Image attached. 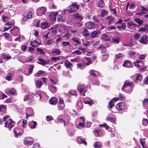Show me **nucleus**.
<instances>
[{
	"mask_svg": "<svg viewBox=\"0 0 148 148\" xmlns=\"http://www.w3.org/2000/svg\"><path fill=\"white\" fill-rule=\"evenodd\" d=\"M5 127H7L9 130H10L12 127L14 126L15 123L14 121H12L11 119L7 120L5 121L4 123Z\"/></svg>",
	"mask_w": 148,
	"mask_h": 148,
	"instance_id": "nucleus-1",
	"label": "nucleus"
},
{
	"mask_svg": "<svg viewBox=\"0 0 148 148\" xmlns=\"http://www.w3.org/2000/svg\"><path fill=\"white\" fill-rule=\"evenodd\" d=\"M47 11V9L45 7H42L38 8L37 11L36 13L38 16H41L44 14Z\"/></svg>",
	"mask_w": 148,
	"mask_h": 148,
	"instance_id": "nucleus-2",
	"label": "nucleus"
},
{
	"mask_svg": "<svg viewBox=\"0 0 148 148\" xmlns=\"http://www.w3.org/2000/svg\"><path fill=\"white\" fill-rule=\"evenodd\" d=\"M139 42L142 44H146L147 42H148V36L146 35L142 36L140 38Z\"/></svg>",
	"mask_w": 148,
	"mask_h": 148,
	"instance_id": "nucleus-3",
	"label": "nucleus"
},
{
	"mask_svg": "<svg viewBox=\"0 0 148 148\" xmlns=\"http://www.w3.org/2000/svg\"><path fill=\"white\" fill-rule=\"evenodd\" d=\"M86 27L89 29H92L95 28L96 26V24L93 22H88L86 24Z\"/></svg>",
	"mask_w": 148,
	"mask_h": 148,
	"instance_id": "nucleus-4",
	"label": "nucleus"
},
{
	"mask_svg": "<svg viewBox=\"0 0 148 148\" xmlns=\"http://www.w3.org/2000/svg\"><path fill=\"white\" fill-rule=\"evenodd\" d=\"M88 32V30L86 28H85L83 29H80L79 33L82 34L83 36L86 37L90 35V34Z\"/></svg>",
	"mask_w": 148,
	"mask_h": 148,
	"instance_id": "nucleus-5",
	"label": "nucleus"
},
{
	"mask_svg": "<svg viewBox=\"0 0 148 148\" xmlns=\"http://www.w3.org/2000/svg\"><path fill=\"white\" fill-rule=\"evenodd\" d=\"M132 83L131 82H125L122 88V90L124 91V90L127 89V88L128 87H132Z\"/></svg>",
	"mask_w": 148,
	"mask_h": 148,
	"instance_id": "nucleus-6",
	"label": "nucleus"
},
{
	"mask_svg": "<svg viewBox=\"0 0 148 148\" xmlns=\"http://www.w3.org/2000/svg\"><path fill=\"white\" fill-rule=\"evenodd\" d=\"M123 67L127 68H130L133 67V65L128 60H125L123 64Z\"/></svg>",
	"mask_w": 148,
	"mask_h": 148,
	"instance_id": "nucleus-7",
	"label": "nucleus"
},
{
	"mask_svg": "<svg viewBox=\"0 0 148 148\" xmlns=\"http://www.w3.org/2000/svg\"><path fill=\"white\" fill-rule=\"evenodd\" d=\"M116 108L119 110H123L125 108L124 103L122 102L119 103L116 105Z\"/></svg>",
	"mask_w": 148,
	"mask_h": 148,
	"instance_id": "nucleus-8",
	"label": "nucleus"
},
{
	"mask_svg": "<svg viewBox=\"0 0 148 148\" xmlns=\"http://www.w3.org/2000/svg\"><path fill=\"white\" fill-rule=\"evenodd\" d=\"M74 19L75 20H78L79 21H81L83 19L82 16L79 15L78 13H77L74 15Z\"/></svg>",
	"mask_w": 148,
	"mask_h": 148,
	"instance_id": "nucleus-9",
	"label": "nucleus"
},
{
	"mask_svg": "<svg viewBox=\"0 0 148 148\" xmlns=\"http://www.w3.org/2000/svg\"><path fill=\"white\" fill-rule=\"evenodd\" d=\"M37 123L34 121H32L29 122L28 125L31 129H34L36 127Z\"/></svg>",
	"mask_w": 148,
	"mask_h": 148,
	"instance_id": "nucleus-10",
	"label": "nucleus"
},
{
	"mask_svg": "<svg viewBox=\"0 0 148 148\" xmlns=\"http://www.w3.org/2000/svg\"><path fill=\"white\" fill-rule=\"evenodd\" d=\"M72 40L75 42V45H80L81 43L80 39L77 38L73 37L72 38Z\"/></svg>",
	"mask_w": 148,
	"mask_h": 148,
	"instance_id": "nucleus-11",
	"label": "nucleus"
},
{
	"mask_svg": "<svg viewBox=\"0 0 148 148\" xmlns=\"http://www.w3.org/2000/svg\"><path fill=\"white\" fill-rule=\"evenodd\" d=\"M38 60L41 62H38V63L39 64L42 65L43 66H45L46 65L48 64V62H49V61H47L45 60L44 59L38 58Z\"/></svg>",
	"mask_w": 148,
	"mask_h": 148,
	"instance_id": "nucleus-12",
	"label": "nucleus"
},
{
	"mask_svg": "<svg viewBox=\"0 0 148 148\" xmlns=\"http://www.w3.org/2000/svg\"><path fill=\"white\" fill-rule=\"evenodd\" d=\"M57 102L58 99L56 98L55 97H52L49 100V103L51 104L55 105L57 103Z\"/></svg>",
	"mask_w": 148,
	"mask_h": 148,
	"instance_id": "nucleus-13",
	"label": "nucleus"
},
{
	"mask_svg": "<svg viewBox=\"0 0 148 148\" xmlns=\"http://www.w3.org/2000/svg\"><path fill=\"white\" fill-rule=\"evenodd\" d=\"M114 17H112L111 16H108L106 18V19L108 20L109 24H110L113 23L114 21Z\"/></svg>",
	"mask_w": 148,
	"mask_h": 148,
	"instance_id": "nucleus-14",
	"label": "nucleus"
},
{
	"mask_svg": "<svg viewBox=\"0 0 148 148\" xmlns=\"http://www.w3.org/2000/svg\"><path fill=\"white\" fill-rule=\"evenodd\" d=\"M57 15V13L54 12L52 13L49 15L50 18L52 21L53 22L56 20Z\"/></svg>",
	"mask_w": 148,
	"mask_h": 148,
	"instance_id": "nucleus-15",
	"label": "nucleus"
},
{
	"mask_svg": "<svg viewBox=\"0 0 148 148\" xmlns=\"http://www.w3.org/2000/svg\"><path fill=\"white\" fill-rule=\"evenodd\" d=\"M100 31L98 30L93 31L90 34V36L92 38H94L97 34H100Z\"/></svg>",
	"mask_w": 148,
	"mask_h": 148,
	"instance_id": "nucleus-16",
	"label": "nucleus"
},
{
	"mask_svg": "<svg viewBox=\"0 0 148 148\" xmlns=\"http://www.w3.org/2000/svg\"><path fill=\"white\" fill-rule=\"evenodd\" d=\"M32 139L30 138H25L24 141V143L25 144L27 145H30L33 144V142L32 141H29V139L31 140Z\"/></svg>",
	"mask_w": 148,
	"mask_h": 148,
	"instance_id": "nucleus-17",
	"label": "nucleus"
},
{
	"mask_svg": "<svg viewBox=\"0 0 148 148\" xmlns=\"http://www.w3.org/2000/svg\"><path fill=\"white\" fill-rule=\"evenodd\" d=\"M119 99L117 98H113L110 101L109 103V107L110 108H112L114 106V104L113 103V102H115L118 100Z\"/></svg>",
	"mask_w": 148,
	"mask_h": 148,
	"instance_id": "nucleus-18",
	"label": "nucleus"
},
{
	"mask_svg": "<svg viewBox=\"0 0 148 148\" xmlns=\"http://www.w3.org/2000/svg\"><path fill=\"white\" fill-rule=\"evenodd\" d=\"M64 65L67 68H71L73 66L72 64L68 60L64 62Z\"/></svg>",
	"mask_w": 148,
	"mask_h": 148,
	"instance_id": "nucleus-19",
	"label": "nucleus"
},
{
	"mask_svg": "<svg viewBox=\"0 0 148 148\" xmlns=\"http://www.w3.org/2000/svg\"><path fill=\"white\" fill-rule=\"evenodd\" d=\"M139 31L140 32L148 31V25H146L144 27H140L139 30Z\"/></svg>",
	"mask_w": 148,
	"mask_h": 148,
	"instance_id": "nucleus-20",
	"label": "nucleus"
},
{
	"mask_svg": "<svg viewBox=\"0 0 148 148\" xmlns=\"http://www.w3.org/2000/svg\"><path fill=\"white\" fill-rule=\"evenodd\" d=\"M32 12H30L28 13V15L26 16L23 18V21H25L27 19L31 18L32 16Z\"/></svg>",
	"mask_w": 148,
	"mask_h": 148,
	"instance_id": "nucleus-21",
	"label": "nucleus"
},
{
	"mask_svg": "<svg viewBox=\"0 0 148 148\" xmlns=\"http://www.w3.org/2000/svg\"><path fill=\"white\" fill-rule=\"evenodd\" d=\"M97 6L99 8H103L104 6L103 1L102 0L99 1L97 3Z\"/></svg>",
	"mask_w": 148,
	"mask_h": 148,
	"instance_id": "nucleus-22",
	"label": "nucleus"
},
{
	"mask_svg": "<svg viewBox=\"0 0 148 148\" xmlns=\"http://www.w3.org/2000/svg\"><path fill=\"white\" fill-rule=\"evenodd\" d=\"M134 20L136 23L140 25H141L143 23V20H140L139 18H136Z\"/></svg>",
	"mask_w": 148,
	"mask_h": 148,
	"instance_id": "nucleus-23",
	"label": "nucleus"
},
{
	"mask_svg": "<svg viewBox=\"0 0 148 148\" xmlns=\"http://www.w3.org/2000/svg\"><path fill=\"white\" fill-rule=\"evenodd\" d=\"M36 86L37 88H40L41 86L42 85L41 81H36L35 82Z\"/></svg>",
	"mask_w": 148,
	"mask_h": 148,
	"instance_id": "nucleus-24",
	"label": "nucleus"
},
{
	"mask_svg": "<svg viewBox=\"0 0 148 148\" xmlns=\"http://www.w3.org/2000/svg\"><path fill=\"white\" fill-rule=\"evenodd\" d=\"M52 53H55L57 55H59L60 54V51L58 49L55 48L52 49Z\"/></svg>",
	"mask_w": 148,
	"mask_h": 148,
	"instance_id": "nucleus-25",
	"label": "nucleus"
},
{
	"mask_svg": "<svg viewBox=\"0 0 148 148\" xmlns=\"http://www.w3.org/2000/svg\"><path fill=\"white\" fill-rule=\"evenodd\" d=\"M1 57L3 59H7L8 60L11 58V56H9L7 54H5L4 53L2 54Z\"/></svg>",
	"mask_w": 148,
	"mask_h": 148,
	"instance_id": "nucleus-26",
	"label": "nucleus"
},
{
	"mask_svg": "<svg viewBox=\"0 0 148 148\" xmlns=\"http://www.w3.org/2000/svg\"><path fill=\"white\" fill-rule=\"evenodd\" d=\"M46 72L43 71H39L35 75V76L36 77H39V75L45 74Z\"/></svg>",
	"mask_w": 148,
	"mask_h": 148,
	"instance_id": "nucleus-27",
	"label": "nucleus"
},
{
	"mask_svg": "<svg viewBox=\"0 0 148 148\" xmlns=\"http://www.w3.org/2000/svg\"><path fill=\"white\" fill-rule=\"evenodd\" d=\"M12 74L11 73H8L6 75L5 79L7 80L10 81L11 80Z\"/></svg>",
	"mask_w": 148,
	"mask_h": 148,
	"instance_id": "nucleus-28",
	"label": "nucleus"
},
{
	"mask_svg": "<svg viewBox=\"0 0 148 148\" xmlns=\"http://www.w3.org/2000/svg\"><path fill=\"white\" fill-rule=\"evenodd\" d=\"M102 38L103 40L105 41L108 40L110 39L109 36L105 34H102Z\"/></svg>",
	"mask_w": 148,
	"mask_h": 148,
	"instance_id": "nucleus-29",
	"label": "nucleus"
},
{
	"mask_svg": "<svg viewBox=\"0 0 148 148\" xmlns=\"http://www.w3.org/2000/svg\"><path fill=\"white\" fill-rule=\"evenodd\" d=\"M112 41L114 43H118L120 42V40L119 38L115 37L113 38Z\"/></svg>",
	"mask_w": 148,
	"mask_h": 148,
	"instance_id": "nucleus-30",
	"label": "nucleus"
},
{
	"mask_svg": "<svg viewBox=\"0 0 148 148\" xmlns=\"http://www.w3.org/2000/svg\"><path fill=\"white\" fill-rule=\"evenodd\" d=\"M85 59L88 61V62H86L85 64V65L86 66L89 65V64H91L92 63V62L91 60H90V58H88L87 57H85Z\"/></svg>",
	"mask_w": 148,
	"mask_h": 148,
	"instance_id": "nucleus-31",
	"label": "nucleus"
},
{
	"mask_svg": "<svg viewBox=\"0 0 148 148\" xmlns=\"http://www.w3.org/2000/svg\"><path fill=\"white\" fill-rule=\"evenodd\" d=\"M101 12V15L102 17H104L108 13L107 11L105 10H102Z\"/></svg>",
	"mask_w": 148,
	"mask_h": 148,
	"instance_id": "nucleus-32",
	"label": "nucleus"
},
{
	"mask_svg": "<svg viewBox=\"0 0 148 148\" xmlns=\"http://www.w3.org/2000/svg\"><path fill=\"white\" fill-rule=\"evenodd\" d=\"M140 36V34L139 33L134 34L133 35L134 38L135 40L138 39Z\"/></svg>",
	"mask_w": 148,
	"mask_h": 148,
	"instance_id": "nucleus-33",
	"label": "nucleus"
},
{
	"mask_svg": "<svg viewBox=\"0 0 148 148\" xmlns=\"http://www.w3.org/2000/svg\"><path fill=\"white\" fill-rule=\"evenodd\" d=\"M34 66L33 65H31L29 66V68L28 73L30 74L32 73L33 68H34Z\"/></svg>",
	"mask_w": 148,
	"mask_h": 148,
	"instance_id": "nucleus-34",
	"label": "nucleus"
},
{
	"mask_svg": "<svg viewBox=\"0 0 148 148\" xmlns=\"http://www.w3.org/2000/svg\"><path fill=\"white\" fill-rule=\"evenodd\" d=\"M48 24L46 23H42L41 25V27L42 29H45L47 27Z\"/></svg>",
	"mask_w": 148,
	"mask_h": 148,
	"instance_id": "nucleus-35",
	"label": "nucleus"
},
{
	"mask_svg": "<svg viewBox=\"0 0 148 148\" xmlns=\"http://www.w3.org/2000/svg\"><path fill=\"white\" fill-rule=\"evenodd\" d=\"M2 18L3 21L4 22H5L9 20V18L8 17L4 16H2Z\"/></svg>",
	"mask_w": 148,
	"mask_h": 148,
	"instance_id": "nucleus-36",
	"label": "nucleus"
},
{
	"mask_svg": "<svg viewBox=\"0 0 148 148\" xmlns=\"http://www.w3.org/2000/svg\"><path fill=\"white\" fill-rule=\"evenodd\" d=\"M72 6L73 7L75 8L78 10L79 7V5H78L76 2H74L73 3L72 5Z\"/></svg>",
	"mask_w": 148,
	"mask_h": 148,
	"instance_id": "nucleus-37",
	"label": "nucleus"
},
{
	"mask_svg": "<svg viewBox=\"0 0 148 148\" xmlns=\"http://www.w3.org/2000/svg\"><path fill=\"white\" fill-rule=\"evenodd\" d=\"M57 20L59 22L64 21V20L63 19L62 16L60 15H58Z\"/></svg>",
	"mask_w": 148,
	"mask_h": 148,
	"instance_id": "nucleus-38",
	"label": "nucleus"
},
{
	"mask_svg": "<svg viewBox=\"0 0 148 148\" xmlns=\"http://www.w3.org/2000/svg\"><path fill=\"white\" fill-rule=\"evenodd\" d=\"M94 147L95 148H101V145L99 142H97L95 143Z\"/></svg>",
	"mask_w": 148,
	"mask_h": 148,
	"instance_id": "nucleus-39",
	"label": "nucleus"
},
{
	"mask_svg": "<svg viewBox=\"0 0 148 148\" xmlns=\"http://www.w3.org/2000/svg\"><path fill=\"white\" fill-rule=\"evenodd\" d=\"M146 56V54H144L139 56L138 58L140 60H142L145 59Z\"/></svg>",
	"mask_w": 148,
	"mask_h": 148,
	"instance_id": "nucleus-40",
	"label": "nucleus"
},
{
	"mask_svg": "<svg viewBox=\"0 0 148 148\" xmlns=\"http://www.w3.org/2000/svg\"><path fill=\"white\" fill-rule=\"evenodd\" d=\"M142 123L144 125L146 126L148 124L147 120L145 119H143V120Z\"/></svg>",
	"mask_w": 148,
	"mask_h": 148,
	"instance_id": "nucleus-41",
	"label": "nucleus"
},
{
	"mask_svg": "<svg viewBox=\"0 0 148 148\" xmlns=\"http://www.w3.org/2000/svg\"><path fill=\"white\" fill-rule=\"evenodd\" d=\"M64 106V104L60 105L58 106V109L59 110H63Z\"/></svg>",
	"mask_w": 148,
	"mask_h": 148,
	"instance_id": "nucleus-42",
	"label": "nucleus"
},
{
	"mask_svg": "<svg viewBox=\"0 0 148 148\" xmlns=\"http://www.w3.org/2000/svg\"><path fill=\"white\" fill-rule=\"evenodd\" d=\"M84 102L85 103L88 104L90 105L93 103V101L92 100H86L84 101Z\"/></svg>",
	"mask_w": 148,
	"mask_h": 148,
	"instance_id": "nucleus-43",
	"label": "nucleus"
},
{
	"mask_svg": "<svg viewBox=\"0 0 148 148\" xmlns=\"http://www.w3.org/2000/svg\"><path fill=\"white\" fill-rule=\"evenodd\" d=\"M82 25V23L81 21H79V22L76 23L75 26L77 27H80Z\"/></svg>",
	"mask_w": 148,
	"mask_h": 148,
	"instance_id": "nucleus-44",
	"label": "nucleus"
},
{
	"mask_svg": "<svg viewBox=\"0 0 148 148\" xmlns=\"http://www.w3.org/2000/svg\"><path fill=\"white\" fill-rule=\"evenodd\" d=\"M53 42V41L52 39H51L49 40H48L46 42V44L48 45H51L52 43Z\"/></svg>",
	"mask_w": 148,
	"mask_h": 148,
	"instance_id": "nucleus-45",
	"label": "nucleus"
},
{
	"mask_svg": "<svg viewBox=\"0 0 148 148\" xmlns=\"http://www.w3.org/2000/svg\"><path fill=\"white\" fill-rule=\"evenodd\" d=\"M106 119L107 120L112 122H114V119L110 117H107Z\"/></svg>",
	"mask_w": 148,
	"mask_h": 148,
	"instance_id": "nucleus-46",
	"label": "nucleus"
},
{
	"mask_svg": "<svg viewBox=\"0 0 148 148\" xmlns=\"http://www.w3.org/2000/svg\"><path fill=\"white\" fill-rule=\"evenodd\" d=\"M116 29V27L114 25L108 27L107 28V30L108 31H110L112 29L115 30Z\"/></svg>",
	"mask_w": 148,
	"mask_h": 148,
	"instance_id": "nucleus-47",
	"label": "nucleus"
},
{
	"mask_svg": "<svg viewBox=\"0 0 148 148\" xmlns=\"http://www.w3.org/2000/svg\"><path fill=\"white\" fill-rule=\"evenodd\" d=\"M15 90L14 88H12L9 90L8 91V93L9 94L13 95L15 93Z\"/></svg>",
	"mask_w": 148,
	"mask_h": 148,
	"instance_id": "nucleus-48",
	"label": "nucleus"
},
{
	"mask_svg": "<svg viewBox=\"0 0 148 148\" xmlns=\"http://www.w3.org/2000/svg\"><path fill=\"white\" fill-rule=\"evenodd\" d=\"M85 125L83 123H80L78 125V127L80 129L82 127H85Z\"/></svg>",
	"mask_w": 148,
	"mask_h": 148,
	"instance_id": "nucleus-49",
	"label": "nucleus"
},
{
	"mask_svg": "<svg viewBox=\"0 0 148 148\" xmlns=\"http://www.w3.org/2000/svg\"><path fill=\"white\" fill-rule=\"evenodd\" d=\"M136 78V80L139 81L141 80L142 79V77L140 75L137 74Z\"/></svg>",
	"mask_w": 148,
	"mask_h": 148,
	"instance_id": "nucleus-50",
	"label": "nucleus"
},
{
	"mask_svg": "<svg viewBox=\"0 0 148 148\" xmlns=\"http://www.w3.org/2000/svg\"><path fill=\"white\" fill-rule=\"evenodd\" d=\"M123 56V54L121 53H119V54L116 55L115 58L116 59H118L121 57Z\"/></svg>",
	"mask_w": 148,
	"mask_h": 148,
	"instance_id": "nucleus-51",
	"label": "nucleus"
},
{
	"mask_svg": "<svg viewBox=\"0 0 148 148\" xmlns=\"http://www.w3.org/2000/svg\"><path fill=\"white\" fill-rule=\"evenodd\" d=\"M37 51L39 54H44V52L40 48H38Z\"/></svg>",
	"mask_w": 148,
	"mask_h": 148,
	"instance_id": "nucleus-52",
	"label": "nucleus"
},
{
	"mask_svg": "<svg viewBox=\"0 0 148 148\" xmlns=\"http://www.w3.org/2000/svg\"><path fill=\"white\" fill-rule=\"evenodd\" d=\"M27 121L25 120H23L22 121L23 127H25L26 126Z\"/></svg>",
	"mask_w": 148,
	"mask_h": 148,
	"instance_id": "nucleus-53",
	"label": "nucleus"
},
{
	"mask_svg": "<svg viewBox=\"0 0 148 148\" xmlns=\"http://www.w3.org/2000/svg\"><path fill=\"white\" fill-rule=\"evenodd\" d=\"M84 89L83 87L82 86H80L78 89V90L80 94H82V92Z\"/></svg>",
	"mask_w": 148,
	"mask_h": 148,
	"instance_id": "nucleus-54",
	"label": "nucleus"
},
{
	"mask_svg": "<svg viewBox=\"0 0 148 148\" xmlns=\"http://www.w3.org/2000/svg\"><path fill=\"white\" fill-rule=\"evenodd\" d=\"M14 22L13 21H12L11 22H9L5 24L6 25H13L14 24Z\"/></svg>",
	"mask_w": 148,
	"mask_h": 148,
	"instance_id": "nucleus-55",
	"label": "nucleus"
},
{
	"mask_svg": "<svg viewBox=\"0 0 148 148\" xmlns=\"http://www.w3.org/2000/svg\"><path fill=\"white\" fill-rule=\"evenodd\" d=\"M99 127H101V126H103V127H105V128H106V129H108L109 127V126H108V125H107L105 123H103V124H101V125H99Z\"/></svg>",
	"mask_w": 148,
	"mask_h": 148,
	"instance_id": "nucleus-56",
	"label": "nucleus"
},
{
	"mask_svg": "<svg viewBox=\"0 0 148 148\" xmlns=\"http://www.w3.org/2000/svg\"><path fill=\"white\" fill-rule=\"evenodd\" d=\"M73 54L76 53L77 55L80 54L81 52L79 50H76L72 53Z\"/></svg>",
	"mask_w": 148,
	"mask_h": 148,
	"instance_id": "nucleus-57",
	"label": "nucleus"
},
{
	"mask_svg": "<svg viewBox=\"0 0 148 148\" xmlns=\"http://www.w3.org/2000/svg\"><path fill=\"white\" fill-rule=\"evenodd\" d=\"M136 7L135 5L133 3H131L130 5L129 8L130 9H134Z\"/></svg>",
	"mask_w": 148,
	"mask_h": 148,
	"instance_id": "nucleus-58",
	"label": "nucleus"
},
{
	"mask_svg": "<svg viewBox=\"0 0 148 148\" xmlns=\"http://www.w3.org/2000/svg\"><path fill=\"white\" fill-rule=\"evenodd\" d=\"M70 45V43L69 42H63L62 43V45L66 46H67Z\"/></svg>",
	"mask_w": 148,
	"mask_h": 148,
	"instance_id": "nucleus-59",
	"label": "nucleus"
},
{
	"mask_svg": "<svg viewBox=\"0 0 148 148\" xmlns=\"http://www.w3.org/2000/svg\"><path fill=\"white\" fill-rule=\"evenodd\" d=\"M90 74L91 75H92L93 76H95L96 74L95 73V71L93 70H91L90 71Z\"/></svg>",
	"mask_w": 148,
	"mask_h": 148,
	"instance_id": "nucleus-60",
	"label": "nucleus"
},
{
	"mask_svg": "<svg viewBox=\"0 0 148 148\" xmlns=\"http://www.w3.org/2000/svg\"><path fill=\"white\" fill-rule=\"evenodd\" d=\"M46 119L47 121H49L53 119V117L51 116H47L46 117Z\"/></svg>",
	"mask_w": 148,
	"mask_h": 148,
	"instance_id": "nucleus-61",
	"label": "nucleus"
},
{
	"mask_svg": "<svg viewBox=\"0 0 148 148\" xmlns=\"http://www.w3.org/2000/svg\"><path fill=\"white\" fill-rule=\"evenodd\" d=\"M59 103L60 105L64 104V101L62 100V98H59Z\"/></svg>",
	"mask_w": 148,
	"mask_h": 148,
	"instance_id": "nucleus-62",
	"label": "nucleus"
},
{
	"mask_svg": "<svg viewBox=\"0 0 148 148\" xmlns=\"http://www.w3.org/2000/svg\"><path fill=\"white\" fill-rule=\"evenodd\" d=\"M59 58L58 57H52L51 58L52 61H55L59 59Z\"/></svg>",
	"mask_w": 148,
	"mask_h": 148,
	"instance_id": "nucleus-63",
	"label": "nucleus"
},
{
	"mask_svg": "<svg viewBox=\"0 0 148 148\" xmlns=\"http://www.w3.org/2000/svg\"><path fill=\"white\" fill-rule=\"evenodd\" d=\"M33 148H40L39 145L38 143L34 144L33 146Z\"/></svg>",
	"mask_w": 148,
	"mask_h": 148,
	"instance_id": "nucleus-64",
	"label": "nucleus"
}]
</instances>
